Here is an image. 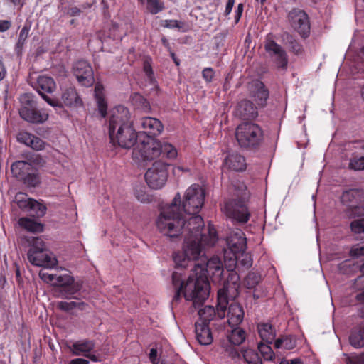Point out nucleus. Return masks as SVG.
<instances>
[{
	"label": "nucleus",
	"mask_w": 364,
	"mask_h": 364,
	"mask_svg": "<svg viewBox=\"0 0 364 364\" xmlns=\"http://www.w3.org/2000/svg\"><path fill=\"white\" fill-rule=\"evenodd\" d=\"M178 207L174 203L164 212H161L156 220V226L162 234L170 238L185 235L184 250L174 252L173 259L176 268H185L191 260H197L205 247L213 246L218 240V235L213 226L208 225V235L203 234L204 221L201 216L191 218L186 227L182 225L176 213Z\"/></svg>",
	"instance_id": "nucleus-1"
},
{
	"label": "nucleus",
	"mask_w": 364,
	"mask_h": 364,
	"mask_svg": "<svg viewBox=\"0 0 364 364\" xmlns=\"http://www.w3.org/2000/svg\"><path fill=\"white\" fill-rule=\"evenodd\" d=\"M223 262L218 256L209 259L204 257L201 262L195 263L193 273L188 278L185 299L192 301L195 309L199 308L208 298L209 279L213 283H219L223 279Z\"/></svg>",
	"instance_id": "nucleus-2"
},
{
	"label": "nucleus",
	"mask_w": 364,
	"mask_h": 364,
	"mask_svg": "<svg viewBox=\"0 0 364 364\" xmlns=\"http://www.w3.org/2000/svg\"><path fill=\"white\" fill-rule=\"evenodd\" d=\"M223 262L218 256L209 259L204 257L201 262L195 263L193 273L188 278L185 299L192 301L195 309L199 308L208 298L209 279L213 283H219L223 279Z\"/></svg>",
	"instance_id": "nucleus-3"
},
{
	"label": "nucleus",
	"mask_w": 364,
	"mask_h": 364,
	"mask_svg": "<svg viewBox=\"0 0 364 364\" xmlns=\"http://www.w3.org/2000/svg\"><path fill=\"white\" fill-rule=\"evenodd\" d=\"M110 141L124 149H130L139 140V133L133 127L129 110L118 106L112 111L109 120Z\"/></svg>",
	"instance_id": "nucleus-4"
},
{
	"label": "nucleus",
	"mask_w": 364,
	"mask_h": 364,
	"mask_svg": "<svg viewBox=\"0 0 364 364\" xmlns=\"http://www.w3.org/2000/svg\"><path fill=\"white\" fill-rule=\"evenodd\" d=\"M204 189L198 184H193L186 190L181 206V198L178 193L175 196L172 203L161 212H164L175 203L178 208L176 212L178 213V218L182 222V225L184 224V227H186L191 218L200 216L198 213L204 204Z\"/></svg>",
	"instance_id": "nucleus-5"
},
{
	"label": "nucleus",
	"mask_w": 364,
	"mask_h": 364,
	"mask_svg": "<svg viewBox=\"0 0 364 364\" xmlns=\"http://www.w3.org/2000/svg\"><path fill=\"white\" fill-rule=\"evenodd\" d=\"M235 137L241 148L257 150L263 142L264 133L258 124L244 122L236 128Z\"/></svg>",
	"instance_id": "nucleus-6"
},
{
	"label": "nucleus",
	"mask_w": 364,
	"mask_h": 364,
	"mask_svg": "<svg viewBox=\"0 0 364 364\" xmlns=\"http://www.w3.org/2000/svg\"><path fill=\"white\" fill-rule=\"evenodd\" d=\"M21 103L19 115L25 121L33 124L43 123L48 119V114L37 109V102L30 93L21 95Z\"/></svg>",
	"instance_id": "nucleus-7"
},
{
	"label": "nucleus",
	"mask_w": 364,
	"mask_h": 364,
	"mask_svg": "<svg viewBox=\"0 0 364 364\" xmlns=\"http://www.w3.org/2000/svg\"><path fill=\"white\" fill-rule=\"evenodd\" d=\"M228 284L224 282L223 289L218 291V304L216 309L212 306H205L203 309L198 311L200 320L202 323H210V321L218 316V318L225 317V311L228 304Z\"/></svg>",
	"instance_id": "nucleus-8"
},
{
	"label": "nucleus",
	"mask_w": 364,
	"mask_h": 364,
	"mask_svg": "<svg viewBox=\"0 0 364 364\" xmlns=\"http://www.w3.org/2000/svg\"><path fill=\"white\" fill-rule=\"evenodd\" d=\"M160 156V141L151 137H142L133 149L132 157L139 162L151 161Z\"/></svg>",
	"instance_id": "nucleus-9"
},
{
	"label": "nucleus",
	"mask_w": 364,
	"mask_h": 364,
	"mask_svg": "<svg viewBox=\"0 0 364 364\" xmlns=\"http://www.w3.org/2000/svg\"><path fill=\"white\" fill-rule=\"evenodd\" d=\"M362 198V192L358 188L343 191L341 196V202L346 207L345 213L348 218L364 216V205H359Z\"/></svg>",
	"instance_id": "nucleus-10"
},
{
	"label": "nucleus",
	"mask_w": 364,
	"mask_h": 364,
	"mask_svg": "<svg viewBox=\"0 0 364 364\" xmlns=\"http://www.w3.org/2000/svg\"><path fill=\"white\" fill-rule=\"evenodd\" d=\"M169 165L161 161H155L145 173V180L152 189L161 188L168 177Z\"/></svg>",
	"instance_id": "nucleus-11"
},
{
	"label": "nucleus",
	"mask_w": 364,
	"mask_h": 364,
	"mask_svg": "<svg viewBox=\"0 0 364 364\" xmlns=\"http://www.w3.org/2000/svg\"><path fill=\"white\" fill-rule=\"evenodd\" d=\"M246 203L242 200L231 198L225 202L223 210L229 218L238 223L245 224L250 218V212Z\"/></svg>",
	"instance_id": "nucleus-12"
},
{
	"label": "nucleus",
	"mask_w": 364,
	"mask_h": 364,
	"mask_svg": "<svg viewBox=\"0 0 364 364\" xmlns=\"http://www.w3.org/2000/svg\"><path fill=\"white\" fill-rule=\"evenodd\" d=\"M246 203L242 200L231 198L225 202L223 210L229 218L238 223L245 224L250 218V212Z\"/></svg>",
	"instance_id": "nucleus-13"
},
{
	"label": "nucleus",
	"mask_w": 364,
	"mask_h": 364,
	"mask_svg": "<svg viewBox=\"0 0 364 364\" xmlns=\"http://www.w3.org/2000/svg\"><path fill=\"white\" fill-rule=\"evenodd\" d=\"M29 84L39 93L43 99L52 107H57L58 102L50 98L46 93H52L55 90V80L48 75H39L36 79L29 77Z\"/></svg>",
	"instance_id": "nucleus-14"
},
{
	"label": "nucleus",
	"mask_w": 364,
	"mask_h": 364,
	"mask_svg": "<svg viewBox=\"0 0 364 364\" xmlns=\"http://www.w3.org/2000/svg\"><path fill=\"white\" fill-rule=\"evenodd\" d=\"M288 19L292 28L302 38H306L310 35L311 25L308 14L301 9H294L288 14Z\"/></svg>",
	"instance_id": "nucleus-15"
},
{
	"label": "nucleus",
	"mask_w": 364,
	"mask_h": 364,
	"mask_svg": "<svg viewBox=\"0 0 364 364\" xmlns=\"http://www.w3.org/2000/svg\"><path fill=\"white\" fill-rule=\"evenodd\" d=\"M73 75L77 82L82 86L90 87L95 82L94 73L92 66L85 60H78L73 68Z\"/></svg>",
	"instance_id": "nucleus-16"
},
{
	"label": "nucleus",
	"mask_w": 364,
	"mask_h": 364,
	"mask_svg": "<svg viewBox=\"0 0 364 364\" xmlns=\"http://www.w3.org/2000/svg\"><path fill=\"white\" fill-rule=\"evenodd\" d=\"M227 246L230 251L228 255L231 256L246 250L247 241L245 233L240 229L232 230L230 232L226 240Z\"/></svg>",
	"instance_id": "nucleus-17"
},
{
	"label": "nucleus",
	"mask_w": 364,
	"mask_h": 364,
	"mask_svg": "<svg viewBox=\"0 0 364 364\" xmlns=\"http://www.w3.org/2000/svg\"><path fill=\"white\" fill-rule=\"evenodd\" d=\"M224 257L225 262L228 260L227 268L229 272H232L236 267L247 269L252 265V259L245 250L232 256H229L228 250H225Z\"/></svg>",
	"instance_id": "nucleus-18"
},
{
	"label": "nucleus",
	"mask_w": 364,
	"mask_h": 364,
	"mask_svg": "<svg viewBox=\"0 0 364 364\" xmlns=\"http://www.w3.org/2000/svg\"><path fill=\"white\" fill-rule=\"evenodd\" d=\"M27 257L33 265L44 268H53L58 264L55 257L48 255L46 250H28Z\"/></svg>",
	"instance_id": "nucleus-19"
},
{
	"label": "nucleus",
	"mask_w": 364,
	"mask_h": 364,
	"mask_svg": "<svg viewBox=\"0 0 364 364\" xmlns=\"http://www.w3.org/2000/svg\"><path fill=\"white\" fill-rule=\"evenodd\" d=\"M142 131L139 132V140L142 137H151L161 134L164 127L161 121L154 117H143L141 119Z\"/></svg>",
	"instance_id": "nucleus-20"
},
{
	"label": "nucleus",
	"mask_w": 364,
	"mask_h": 364,
	"mask_svg": "<svg viewBox=\"0 0 364 364\" xmlns=\"http://www.w3.org/2000/svg\"><path fill=\"white\" fill-rule=\"evenodd\" d=\"M250 96L260 107L267 105L269 92L265 85L259 80H253L250 85Z\"/></svg>",
	"instance_id": "nucleus-21"
},
{
	"label": "nucleus",
	"mask_w": 364,
	"mask_h": 364,
	"mask_svg": "<svg viewBox=\"0 0 364 364\" xmlns=\"http://www.w3.org/2000/svg\"><path fill=\"white\" fill-rule=\"evenodd\" d=\"M235 114L242 120L253 119L258 115L257 108L248 100L240 101L235 110Z\"/></svg>",
	"instance_id": "nucleus-22"
},
{
	"label": "nucleus",
	"mask_w": 364,
	"mask_h": 364,
	"mask_svg": "<svg viewBox=\"0 0 364 364\" xmlns=\"http://www.w3.org/2000/svg\"><path fill=\"white\" fill-rule=\"evenodd\" d=\"M348 341L355 348L364 347V319L357 322L350 329Z\"/></svg>",
	"instance_id": "nucleus-23"
},
{
	"label": "nucleus",
	"mask_w": 364,
	"mask_h": 364,
	"mask_svg": "<svg viewBox=\"0 0 364 364\" xmlns=\"http://www.w3.org/2000/svg\"><path fill=\"white\" fill-rule=\"evenodd\" d=\"M196 338L201 345H209L213 342V336L209 323L197 321L195 324Z\"/></svg>",
	"instance_id": "nucleus-24"
},
{
	"label": "nucleus",
	"mask_w": 364,
	"mask_h": 364,
	"mask_svg": "<svg viewBox=\"0 0 364 364\" xmlns=\"http://www.w3.org/2000/svg\"><path fill=\"white\" fill-rule=\"evenodd\" d=\"M225 164L228 168L235 171L242 172L247 168L245 157L238 153H230L225 159Z\"/></svg>",
	"instance_id": "nucleus-25"
},
{
	"label": "nucleus",
	"mask_w": 364,
	"mask_h": 364,
	"mask_svg": "<svg viewBox=\"0 0 364 364\" xmlns=\"http://www.w3.org/2000/svg\"><path fill=\"white\" fill-rule=\"evenodd\" d=\"M95 346V343L92 340L83 339L74 342L71 347L70 350L73 355L85 356L88 353L92 352Z\"/></svg>",
	"instance_id": "nucleus-26"
},
{
	"label": "nucleus",
	"mask_w": 364,
	"mask_h": 364,
	"mask_svg": "<svg viewBox=\"0 0 364 364\" xmlns=\"http://www.w3.org/2000/svg\"><path fill=\"white\" fill-rule=\"evenodd\" d=\"M227 317L230 326H238L242 321L244 318V311L242 307L237 303H231L228 306Z\"/></svg>",
	"instance_id": "nucleus-27"
},
{
	"label": "nucleus",
	"mask_w": 364,
	"mask_h": 364,
	"mask_svg": "<svg viewBox=\"0 0 364 364\" xmlns=\"http://www.w3.org/2000/svg\"><path fill=\"white\" fill-rule=\"evenodd\" d=\"M350 255L355 257L364 256V245H354L350 250ZM360 272L361 275L358 276L354 282V288L356 290L364 288V263L360 265Z\"/></svg>",
	"instance_id": "nucleus-28"
},
{
	"label": "nucleus",
	"mask_w": 364,
	"mask_h": 364,
	"mask_svg": "<svg viewBox=\"0 0 364 364\" xmlns=\"http://www.w3.org/2000/svg\"><path fill=\"white\" fill-rule=\"evenodd\" d=\"M182 272L175 271L172 274V283L176 289V294L173 298V301H177L180 299L181 294L185 297V294L186 291V284L182 280Z\"/></svg>",
	"instance_id": "nucleus-29"
},
{
	"label": "nucleus",
	"mask_w": 364,
	"mask_h": 364,
	"mask_svg": "<svg viewBox=\"0 0 364 364\" xmlns=\"http://www.w3.org/2000/svg\"><path fill=\"white\" fill-rule=\"evenodd\" d=\"M259 335L263 342L272 343L276 337V331L269 323H261L257 325Z\"/></svg>",
	"instance_id": "nucleus-30"
},
{
	"label": "nucleus",
	"mask_w": 364,
	"mask_h": 364,
	"mask_svg": "<svg viewBox=\"0 0 364 364\" xmlns=\"http://www.w3.org/2000/svg\"><path fill=\"white\" fill-rule=\"evenodd\" d=\"M62 100L64 104L68 107H78L82 105L81 98L73 87H70L63 92Z\"/></svg>",
	"instance_id": "nucleus-31"
},
{
	"label": "nucleus",
	"mask_w": 364,
	"mask_h": 364,
	"mask_svg": "<svg viewBox=\"0 0 364 364\" xmlns=\"http://www.w3.org/2000/svg\"><path fill=\"white\" fill-rule=\"evenodd\" d=\"M32 168V165L24 161H15L11 166L13 176L19 181L22 180L29 171H31Z\"/></svg>",
	"instance_id": "nucleus-32"
},
{
	"label": "nucleus",
	"mask_w": 364,
	"mask_h": 364,
	"mask_svg": "<svg viewBox=\"0 0 364 364\" xmlns=\"http://www.w3.org/2000/svg\"><path fill=\"white\" fill-rule=\"evenodd\" d=\"M264 46L265 51L272 58H274V56L279 55L281 53L285 52L282 46L276 43V41L274 40L272 33H268L266 36Z\"/></svg>",
	"instance_id": "nucleus-33"
},
{
	"label": "nucleus",
	"mask_w": 364,
	"mask_h": 364,
	"mask_svg": "<svg viewBox=\"0 0 364 364\" xmlns=\"http://www.w3.org/2000/svg\"><path fill=\"white\" fill-rule=\"evenodd\" d=\"M103 90V86L100 83H97L94 92L99 112L101 117L105 118L107 115V104L104 97Z\"/></svg>",
	"instance_id": "nucleus-34"
},
{
	"label": "nucleus",
	"mask_w": 364,
	"mask_h": 364,
	"mask_svg": "<svg viewBox=\"0 0 364 364\" xmlns=\"http://www.w3.org/2000/svg\"><path fill=\"white\" fill-rule=\"evenodd\" d=\"M131 102L136 109L143 113L147 114L151 111L149 102L138 92H134L131 95Z\"/></svg>",
	"instance_id": "nucleus-35"
},
{
	"label": "nucleus",
	"mask_w": 364,
	"mask_h": 364,
	"mask_svg": "<svg viewBox=\"0 0 364 364\" xmlns=\"http://www.w3.org/2000/svg\"><path fill=\"white\" fill-rule=\"evenodd\" d=\"M31 22L26 21L21 30L20 31L18 41L15 45V52L17 54V55H21L22 53V50L23 48L24 45L26 43V39L28 38L29 36V32L31 31Z\"/></svg>",
	"instance_id": "nucleus-36"
},
{
	"label": "nucleus",
	"mask_w": 364,
	"mask_h": 364,
	"mask_svg": "<svg viewBox=\"0 0 364 364\" xmlns=\"http://www.w3.org/2000/svg\"><path fill=\"white\" fill-rule=\"evenodd\" d=\"M18 225L31 232H41L43 231V225L36 222L34 219L24 217L21 218L18 220Z\"/></svg>",
	"instance_id": "nucleus-37"
},
{
	"label": "nucleus",
	"mask_w": 364,
	"mask_h": 364,
	"mask_svg": "<svg viewBox=\"0 0 364 364\" xmlns=\"http://www.w3.org/2000/svg\"><path fill=\"white\" fill-rule=\"evenodd\" d=\"M81 289V285L78 282H75L74 279L73 282H70L63 288L59 289V292L61 296L70 299L72 298L74 294L78 292Z\"/></svg>",
	"instance_id": "nucleus-38"
},
{
	"label": "nucleus",
	"mask_w": 364,
	"mask_h": 364,
	"mask_svg": "<svg viewBox=\"0 0 364 364\" xmlns=\"http://www.w3.org/2000/svg\"><path fill=\"white\" fill-rule=\"evenodd\" d=\"M350 228L358 239L364 240V218L353 220L350 224Z\"/></svg>",
	"instance_id": "nucleus-39"
},
{
	"label": "nucleus",
	"mask_w": 364,
	"mask_h": 364,
	"mask_svg": "<svg viewBox=\"0 0 364 364\" xmlns=\"http://www.w3.org/2000/svg\"><path fill=\"white\" fill-rule=\"evenodd\" d=\"M18 206L23 210H31L34 199L28 198L26 194L18 193L15 198Z\"/></svg>",
	"instance_id": "nucleus-40"
},
{
	"label": "nucleus",
	"mask_w": 364,
	"mask_h": 364,
	"mask_svg": "<svg viewBox=\"0 0 364 364\" xmlns=\"http://www.w3.org/2000/svg\"><path fill=\"white\" fill-rule=\"evenodd\" d=\"M233 186L235 188V195L237 197L235 199L247 202L250 197V193L246 185L243 182L237 181L234 183Z\"/></svg>",
	"instance_id": "nucleus-41"
},
{
	"label": "nucleus",
	"mask_w": 364,
	"mask_h": 364,
	"mask_svg": "<svg viewBox=\"0 0 364 364\" xmlns=\"http://www.w3.org/2000/svg\"><path fill=\"white\" fill-rule=\"evenodd\" d=\"M229 341L235 346L240 345L245 339V332L240 328L232 329L228 336Z\"/></svg>",
	"instance_id": "nucleus-42"
},
{
	"label": "nucleus",
	"mask_w": 364,
	"mask_h": 364,
	"mask_svg": "<svg viewBox=\"0 0 364 364\" xmlns=\"http://www.w3.org/2000/svg\"><path fill=\"white\" fill-rule=\"evenodd\" d=\"M85 306V303L84 302H77V301H59L57 303V308L63 311L68 312L74 309H83Z\"/></svg>",
	"instance_id": "nucleus-43"
},
{
	"label": "nucleus",
	"mask_w": 364,
	"mask_h": 364,
	"mask_svg": "<svg viewBox=\"0 0 364 364\" xmlns=\"http://www.w3.org/2000/svg\"><path fill=\"white\" fill-rule=\"evenodd\" d=\"M170 159H175L177 156V151L175 147L168 143L161 144L160 143V156Z\"/></svg>",
	"instance_id": "nucleus-44"
},
{
	"label": "nucleus",
	"mask_w": 364,
	"mask_h": 364,
	"mask_svg": "<svg viewBox=\"0 0 364 364\" xmlns=\"http://www.w3.org/2000/svg\"><path fill=\"white\" fill-rule=\"evenodd\" d=\"M146 9L154 15L164 9V3L161 0H146Z\"/></svg>",
	"instance_id": "nucleus-45"
},
{
	"label": "nucleus",
	"mask_w": 364,
	"mask_h": 364,
	"mask_svg": "<svg viewBox=\"0 0 364 364\" xmlns=\"http://www.w3.org/2000/svg\"><path fill=\"white\" fill-rule=\"evenodd\" d=\"M269 344L263 341L258 344V350L266 360H272L274 358V353Z\"/></svg>",
	"instance_id": "nucleus-46"
},
{
	"label": "nucleus",
	"mask_w": 364,
	"mask_h": 364,
	"mask_svg": "<svg viewBox=\"0 0 364 364\" xmlns=\"http://www.w3.org/2000/svg\"><path fill=\"white\" fill-rule=\"evenodd\" d=\"M21 181L25 185L29 187H36L41 183L39 175L31 171H29Z\"/></svg>",
	"instance_id": "nucleus-47"
},
{
	"label": "nucleus",
	"mask_w": 364,
	"mask_h": 364,
	"mask_svg": "<svg viewBox=\"0 0 364 364\" xmlns=\"http://www.w3.org/2000/svg\"><path fill=\"white\" fill-rule=\"evenodd\" d=\"M245 360L248 364H262L259 354L252 350H247L243 353Z\"/></svg>",
	"instance_id": "nucleus-48"
},
{
	"label": "nucleus",
	"mask_w": 364,
	"mask_h": 364,
	"mask_svg": "<svg viewBox=\"0 0 364 364\" xmlns=\"http://www.w3.org/2000/svg\"><path fill=\"white\" fill-rule=\"evenodd\" d=\"M31 244V248L29 250L41 251L46 250V244L43 240L38 237H33L28 240Z\"/></svg>",
	"instance_id": "nucleus-49"
},
{
	"label": "nucleus",
	"mask_w": 364,
	"mask_h": 364,
	"mask_svg": "<svg viewBox=\"0 0 364 364\" xmlns=\"http://www.w3.org/2000/svg\"><path fill=\"white\" fill-rule=\"evenodd\" d=\"M346 364H364V352L360 354H345Z\"/></svg>",
	"instance_id": "nucleus-50"
},
{
	"label": "nucleus",
	"mask_w": 364,
	"mask_h": 364,
	"mask_svg": "<svg viewBox=\"0 0 364 364\" xmlns=\"http://www.w3.org/2000/svg\"><path fill=\"white\" fill-rule=\"evenodd\" d=\"M261 280L260 276L255 272H250L246 278L245 283L248 289L254 288L257 284L259 283Z\"/></svg>",
	"instance_id": "nucleus-51"
},
{
	"label": "nucleus",
	"mask_w": 364,
	"mask_h": 364,
	"mask_svg": "<svg viewBox=\"0 0 364 364\" xmlns=\"http://www.w3.org/2000/svg\"><path fill=\"white\" fill-rule=\"evenodd\" d=\"M274 61L277 68L286 70L288 65V56L286 51L274 56Z\"/></svg>",
	"instance_id": "nucleus-52"
},
{
	"label": "nucleus",
	"mask_w": 364,
	"mask_h": 364,
	"mask_svg": "<svg viewBox=\"0 0 364 364\" xmlns=\"http://www.w3.org/2000/svg\"><path fill=\"white\" fill-rule=\"evenodd\" d=\"M74 278L68 274L65 275H56L55 280L54 282L55 286L59 287V289L63 288L64 286L70 282H73Z\"/></svg>",
	"instance_id": "nucleus-53"
},
{
	"label": "nucleus",
	"mask_w": 364,
	"mask_h": 364,
	"mask_svg": "<svg viewBox=\"0 0 364 364\" xmlns=\"http://www.w3.org/2000/svg\"><path fill=\"white\" fill-rule=\"evenodd\" d=\"M46 143L41 138L33 135V139L29 141V147L36 151H41L45 149Z\"/></svg>",
	"instance_id": "nucleus-54"
},
{
	"label": "nucleus",
	"mask_w": 364,
	"mask_h": 364,
	"mask_svg": "<svg viewBox=\"0 0 364 364\" xmlns=\"http://www.w3.org/2000/svg\"><path fill=\"white\" fill-rule=\"evenodd\" d=\"M349 168L355 171L364 170V156L351 159Z\"/></svg>",
	"instance_id": "nucleus-55"
},
{
	"label": "nucleus",
	"mask_w": 364,
	"mask_h": 364,
	"mask_svg": "<svg viewBox=\"0 0 364 364\" xmlns=\"http://www.w3.org/2000/svg\"><path fill=\"white\" fill-rule=\"evenodd\" d=\"M31 139H33V134L25 131L18 132L16 136V139L18 142L28 146H29V141H31Z\"/></svg>",
	"instance_id": "nucleus-56"
},
{
	"label": "nucleus",
	"mask_w": 364,
	"mask_h": 364,
	"mask_svg": "<svg viewBox=\"0 0 364 364\" xmlns=\"http://www.w3.org/2000/svg\"><path fill=\"white\" fill-rule=\"evenodd\" d=\"M358 291L360 292L356 294L355 299L361 304L358 313L361 317L364 318V288L358 289Z\"/></svg>",
	"instance_id": "nucleus-57"
},
{
	"label": "nucleus",
	"mask_w": 364,
	"mask_h": 364,
	"mask_svg": "<svg viewBox=\"0 0 364 364\" xmlns=\"http://www.w3.org/2000/svg\"><path fill=\"white\" fill-rule=\"evenodd\" d=\"M40 278L47 283H53L54 284V282L55 280L56 274H50L46 272L43 269H41L39 272Z\"/></svg>",
	"instance_id": "nucleus-58"
},
{
	"label": "nucleus",
	"mask_w": 364,
	"mask_h": 364,
	"mask_svg": "<svg viewBox=\"0 0 364 364\" xmlns=\"http://www.w3.org/2000/svg\"><path fill=\"white\" fill-rule=\"evenodd\" d=\"M215 76V72L211 68H205L202 71V77L206 82H212Z\"/></svg>",
	"instance_id": "nucleus-59"
},
{
	"label": "nucleus",
	"mask_w": 364,
	"mask_h": 364,
	"mask_svg": "<svg viewBox=\"0 0 364 364\" xmlns=\"http://www.w3.org/2000/svg\"><path fill=\"white\" fill-rule=\"evenodd\" d=\"M282 42L289 47L297 41L293 35L288 32H284L282 33Z\"/></svg>",
	"instance_id": "nucleus-60"
},
{
	"label": "nucleus",
	"mask_w": 364,
	"mask_h": 364,
	"mask_svg": "<svg viewBox=\"0 0 364 364\" xmlns=\"http://www.w3.org/2000/svg\"><path fill=\"white\" fill-rule=\"evenodd\" d=\"M282 42L289 47L297 41L293 35L288 32H284L282 33Z\"/></svg>",
	"instance_id": "nucleus-61"
},
{
	"label": "nucleus",
	"mask_w": 364,
	"mask_h": 364,
	"mask_svg": "<svg viewBox=\"0 0 364 364\" xmlns=\"http://www.w3.org/2000/svg\"><path fill=\"white\" fill-rule=\"evenodd\" d=\"M34 203L35 204H33L31 210H35L36 213L40 216L44 215L46 212V207L44 205L37 202L36 200H34Z\"/></svg>",
	"instance_id": "nucleus-62"
},
{
	"label": "nucleus",
	"mask_w": 364,
	"mask_h": 364,
	"mask_svg": "<svg viewBox=\"0 0 364 364\" xmlns=\"http://www.w3.org/2000/svg\"><path fill=\"white\" fill-rule=\"evenodd\" d=\"M289 48L290 51L297 55H301L304 51L302 45L298 41L294 42V44L290 46Z\"/></svg>",
	"instance_id": "nucleus-63"
},
{
	"label": "nucleus",
	"mask_w": 364,
	"mask_h": 364,
	"mask_svg": "<svg viewBox=\"0 0 364 364\" xmlns=\"http://www.w3.org/2000/svg\"><path fill=\"white\" fill-rule=\"evenodd\" d=\"M244 9V5L243 4L240 3L237 5V9L235 12V23H237L242 16V12Z\"/></svg>",
	"instance_id": "nucleus-64"
}]
</instances>
